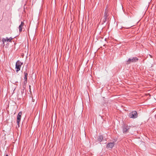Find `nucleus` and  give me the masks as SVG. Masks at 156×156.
I'll return each mask as SVG.
<instances>
[{
	"instance_id": "6",
	"label": "nucleus",
	"mask_w": 156,
	"mask_h": 156,
	"mask_svg": "<svg viewBox=\"0 0 156 156\" xmlns=\"http://www.w3.org/2000/svg\"><path fill=\"white\" fill-rule=\"evenodd\" d=\"M108 15L109 14L108 13V10L107 9V8H106L105 10V12L104 16V18L103 20V22L104 23H105L106 21L107 17H108Z\"/></svg>"
},
{
	"instance_id": "11",
	"label": "nucleus",
	"mask_w": 156,
	"mask_h": 156,
	"mask_svg": "<svg viewBox=\"0 0 156 156\" xmlns=\"http://www.w3.org/2000/svg\"><path fill=\"white\" fill-rule=\"evenodd\" d=\"M103 138V136L102 135H99L98 137V139L99 141L101 142L102 141Z\"/></svg>"
},
{
	"instance_id": "1",
	"label": "nucleus",
	"mask_w": 156,
	"mask_h": 156,
	"mask_svg": "<svg viewBox=\"0 0 156 156\" xmlns=\"http://www.w3.org/2000/svg\"><path fill=\"white\" fill-rule=\"evenodd\" d=\"M138 60V59L136 57H133V58H129L128 60L126 62V64L128 65L131 63L135 62H137Z\"/></svg>"
},
{
	"instance_id": "5",
	"label": "nucleus",
	"mask_w": 156,
	"mask_h": 156,
	"mask_svg": "<svg viewBox=\"0 0 156 156\" xmlns=\"http://www.w3.org/2000/svg\"><path fill=\"white\" fill-rule=\"evenodd\" d=\"M22 114V112H20L18 114L17 117V123L18 127H19V124L21 120V116Z\"/></svg>"
},
{
	"instance_id": "8",
	"label": "nucleus",
	"mask_w": 156,
	"mask_h": 156,
	"mask_svg": "<svg viewBox=\"0 0 156 156\" xmlns=\"http://www.w3.org/2000/svg\"><path fill=\"white\" fill-rule=\"evenodd\" d=\"M114 143L112 142V143H109L107 144V145L106 147L108 148H111L112 149V147H113L114 146Z\"/></svg>"
},
{
	"instance_id": "4",
	"label": "nucleus",
	"mask_w": 156,
	"mask_h": 156,
	"mask_svg": "<svg viewBox=\"0 0 156 156\" xmlns=\"http://www.w3.org/2000/svg\"><path fill=\"white\" fill-rule=\"evenodd\" d=\"M129 118H136L137 116V113L136 111H133L129 113Z\"/></svg>"
},
{
	"instance_id": "9",
	"label": "nucleus",
	"mask_w": 156,
	"mask_h": 156,
	"mask_svg": "<svg viewBox=\"0 0 156 156\" xmlns=\"http://www.w3.org/2000/svg\"><path fill=\"white\" fill-rule=\"evenodd\" d=\"M24 25V22H21V24L20 25L19 27V31L20 32L22 31V29Z\"/></svg>"
},
{
	"instance_id": "7",
	"label": "nucleus",
	"mask_w": 156,
	"mask_h": 156,
	"mask_svg": "<svg viewBox=\"0 0 156 156\" xmlns=\"http://www.w3.org/2000/svg\"><path fill=\"white\" fill-rule=\"evenodd\" d=\"M12 39V37H10L9 38L8 37H6L5 38H3L2 39V41L3 47H4L5 46V42H11Z\"/></svg>"
},
{
	"instance_id": "2",
	"label": "nucleus",
	"mask_w": 156,
	"mask_h": 156,
	"mask_svg": "<svg viewBox=\"0 0 156 156\" xmlns=\"http://www.w3.org/2000/svg\"><path fill=\"white\" fill-rule=\"evenodd\" d=\"M23 63L21 62L19 60L17 61L16 64V71L18 72L20 70L21 66L23 65Z\"/></svg>"
},
{
	"instance_id": "3",
	"label": "nucleus",
	"mask_w": 156,
	"mask_h": 156,
	"mask_svg": "<svg viewBox=\"0 0 156 156\" xmlns=\"http://www.w3.org/2000/svg\"><path fill=\"white\" fill-rule=\"evenodd\" d=\"M131 127L125 125L122 127L123 132L124 133H126L129 132Z\"/></svg>"
},
{
	"instance_id": "14",
	"label": "nucleus",
	"mask_w": 156,
	"mask_h": 156,
	"mask_svg": "<svg viewBox=\"0 0 156 156\" xmlns=\"http://www.w3.org/2000/svg\"><path fill=\"white\" fill-rule=\"evenodd\" d=\"M6 156H8V155L7 154Z\"/></svg>"
},
{
	"instance_id": "12",
	"label": "nucleus",
	"mask_w": 156,
	"mask_h": 156,
	"mask_svg": "<svg viewBox=\"0 0 156 156\" xmlns=\"http://www.w3.org/2000/svg\"><path fill=\"white\" fill-rule=\"evenodd\" d=\"M9 44H8L7 43L6 44V46H5V48H7L8 47V45Z\"/></svg>"
},
{
	"instance_id": "13",
	"label": "nucleus",
	"mask_w": 156,
	"mask_h": 156,
	"mask_svg": "<svg viewBox=\"0 0 156 156\" xmlns=\"http://www.w3.org/2000/svg\"><path fill=\"white\" fill-rule=\"evenodd\" d=\"M150 57H151V58H152V56H151V55H150Z\"/></svg>"
},
{
	"instance_id": "10",
	"label": "nucleus",
	"mask_w": 156,
	"mask_h": 156,
	"mask_svg": "<svg viewBox=\"0 0 156 156\" xmlns=\"http://www.w3.org/2000/svg\"><path fill=\"white\" fill-rule=\"evenodd\" d=\"M24 83H27V76L28 74V73L26 72H24Z\"/></svg>"
}]
</instances>
